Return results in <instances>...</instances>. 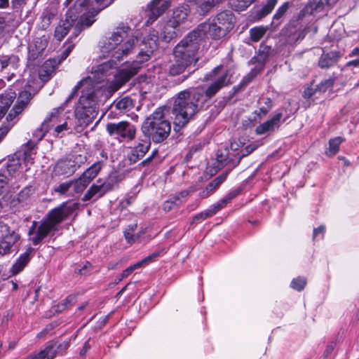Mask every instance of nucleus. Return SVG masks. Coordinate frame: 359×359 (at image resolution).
I'll list each match as a JSON object with an SVG mask.
<instances>
[{
	"label": "nucleus",
	"instance_id": "nucleus-50",
	"mask_svg": "<svg viewBox=\"0 0 359 359\" xmlns=\"http://www.w3.org/2000/svg\"><path fill=\"white\" fill-rule=\"evenodd\" d=\"M306 284V279L304 278L298 277L292 280L291 287L294 290L301 291L303 290Z\"/></svg>",
	"mask_w": 359,
	"mask_h": 359
},
{
	"label": "nucleus",
	"instance_id": "nucleus-43",
	"mask_svg": "<svg viewBox=\"0 0 359 359\" xmlns=\"http://www.w3.org/2000/svg\"><path fill=\"white\" fill-rule=\"evenodd\" d=\"M215 214V210H214L212 207H210L209 209L201 212V213L197 214L194 216L193 218V223H198L201 221H203L210 217H212Z\"/></svg>",
	"mask_w": 359,
	"mask_h": 359
},
{
	"label": "nucleus",
	"instance_id": "nucleus-55",
	"mask_svg": "<svg viewBox=\"0 0 359 359\" xmlns=\"http://www.w3.org/2000/svg\"><path fill=\"white\" fill-rule=\"evenodd\" d=\"M36 147V144L34 143L32 140L27 142L26 144H25L22 147L23 153L22 155H26L27 156H29L32 155V150Z\"/></svg>",
	"mask_w": 359,
	"mask_h": 359
},
{
	"label": "nucleus",
	"instance_id": "nucleus-10",
	"mask_svg": "<svg viewBox=\"0 0 359 359\" xmlns=\"http://www.w3.org/2000/svg\"><path fill=\"white\" fill-rule=\"evenodd\" d=\"M99 10L92 8L79 18H73V32H72L71 39L77 37L79 34L86 29L89 28L95 22V17L99 14Z\"/></svg>",
	"mask_w": 359,
	"mask_h": 359
},
{
	"label": "nucleus",
	"instance_id": "nucleus-14",
	"mask_svg": "<svg viewBox=\"0 0 359 359\" xmlns=\"http://www.w3.org/2000/svg\"><path fill=\"white\" fill-rule=\"evenodd\" d=\"M170 6L169 0H152L147 5V23L154 22Z\"/></svg>",
	"mask_w": 359,
	"mask_h": 359
},
{
	"label": "nucleus",
	"instance_id": "nucleus-19",
	"mask_svg": "<svg viewBox=\"0 0 359 359\" xmlns=\"http://www.w3.org/2000/svg\"><path fill=\"white\" fill-rule=\"evenodd\" d=\"M47 46V41L42 38H36L28 46V60L34 61L38 58Z\"/></svg>",
	"mask_w": 359,
	"mask_h": 359
},
{
	"label": "nucleus",
	"instance_id": "nucleus-36",
	"mask_svg": "<svg viewBox=\"0 0 359 359\" xmlns=\"http://www.w3.org/2000/svg\"><path fill=\"white\" fill-rule=\"evenodd\" d=\"M187 18V12L183 8H178L173 12L172 19L170 22H173L177 27L183 22Z\"/></svg>",
	"mask_w": 359,
	"mask_h": 359
},
{
	"label": "nucleus",
	"instance_id": "nucleus-46",
	"mask_svg": "<svg viewBox=\"0 0 359 359\" xmlns=\"http://www.w3.org/2000/svg\"><path fill=\"white\" fill-rule=\"evenodd\" d=\"M0 233L2 239H8V237H11L13 234H17L14 230H11L8 224L0 222Z\"/></svg>",
	"mask_w": 359,
	"mask_h": 359
},
{
	"label": "nucleus",
	"instance_id": "nucleus-13",
	"mask_svg": "<svg viewBox=\"0 0 359 359\" xmlns=\"http://www.w3.org/2000/svg\"><path fill=\"white\" fill-rule=\"evenodd\" d=\"M101 91L98 89L90 90L86 92L82 91V95L79 98V105L77 107L90 109L97 112L99 95Z\"/></svg>",
	"mask_w": 359,
	"mask_h": 359
},
{
	"label": "nucleus",
	"instance_id": "nucleus-44",
	"mask_svg": "<svg viewBox=\"0 0 359 359\" xmlns=\"http://www.w3.org/2000/svg\"><path fill=\"white\" fill-rule=\"evenodd\" d=\"M343 140L341 137H337L329 141V150L332 155H334L339 151V145L342 143Z\"/></svg>",
	"mask_w": 359,
	"mask_h": 359
},
{
	"label": "nucleus",
	"instance_id": "nucleus-27",
	"mask_svg": "<svg viewBox=\"0 0 359 359\" xmlns=\"http://www.w3.org/2000/svg\"><path fill=\"white\" fill-rule=\"evenodd\" d=\"M60 60L57 59H49L43 65L39 72V76L43 81L49 79L50 75L54 72L55 68L60 65Z\"/></svg>",
	"mask_w": 359,
	"mask_h": 359
},
{
	"label": "nucleus",
	"instance_id": "nucleus-32",
	"mask_svg": "<svg viewBox=\"0 0 359 359\" xmlns=\"http://www.w3.org/2000/svg\"><path fill=\"white\" fill-rule=\"evenodd\" d=\"M276 3L277 0H268L265 4L256 10L255 17L257 19L264 18L273 11Z\"/></svg>",
	"mask_w": 359,
	"mask_h": 359
},
{
	"label": "nucleus",
	"instance_id": "nucleus-11",
	"mask_svg": "<svg viewBox=\"0 0 359 359\" xmlns=\"http://www.w3.org/2000/svg\"><path fill=\"white\" fill-rule=\"evenodd\" d=\"M19 60L18 56L15 55L0 57V76L11 81L15 76Z\"/></svg>",
	"mask_w": 359,
	"mask_h": 359
},
{
	"label": "nucleus",
	"instance_id": "nucleus-29",
	"mask_svg": "<svg viewBox=\"0 0 359 359\" xmlns=\"http://www.w3.org/2000/svg\"><path fill=\"white\" fill-rule=\"evenodd\" d=\"M21 152H18L8 158L6 170L11 176L14 175L21 168Z\"/></svg>",
	"mask_w": 359,
	"mask_h": 359
},
{
	"label": "nucleus",
	"instance_id": "nucleus-58",
	"mask_svg": "<svg viewBox=\"0 0 359 359\" xmlns=\"http://www.w3.org/2000/svg\"><path fill=\"white\" fill-rule=\"evenodd\" d=\"M11 129V126L7 123H4L0 127V143L4 140V139L8 135Z\"/></svg>",
	"mask_w": 359,
	"mask_h": 359
},
{
	"label": "nucleus",
	"instance_id": "nucleus-30",
	"mask_svg": "<svg viewBox=\"0 0 359 359\" xmlns=\"http://www.w3.org/2000/svg\"><path fill=\"white\" fill-rule=\"evenodd\" d=\"M55 355L56 351L54 348V344H50L39 353L31 355L25 359H53Z\"/></svg>",
	"mask_w": 359,
	"mask_h": 359
},
{
	"label": "nucleus",
	"instance_id": "nucleus-48",
	"mask_svg": "<svg viewBox=\"0 0 359 359\" xmlns=\"http://www.w3.org/2000/svg\"><path fill=\"white\" fill-rule=\"evenodd\" d=\"M90 81L88 79H83L80 82L77 83V85L73 88L72 93L67 98L65 102L67 103L70 102L78 93L79 90L83 87L85 84L88 83Z\"/></svg>",
	"mask_w": 359,
	"mask_h": 359
},
{
	"label": "nucleus",
	"instance_id": "nucleus-33",
	"mask_svg": "<svg viewBox=\"0 0 359 359\" xmlns=\"http://www.w3.org/2000/svg\"><path fill=\"white\" fill-rule=\"evenodd\" d=\"M261 106L259 110H256L255 114L261 119L266 116L272 108V100L269 97H263L259 101Z\"/></svg>",
	"mask_w": 359,
	"mask_h": 359
},
{
	"label": "nucleus",
	"instance_id": "nucleus-5",
	"mask_svg": "<svg viewBox=\"0 0 359 359\" xmlns=\"http://www.w3.org/2000/svg\"><path fill=\"white\" fill-rule=\"evenodd\" d=\"M200 46L188 34L175 46L173 50L174 61L169 65L167 73L170 76H177L196 64L198 57L197 53Z\"/></svg>",
	"mask_w": 359,
	"mask_h": 359
},
{
	"label": "nucleus",
	"instance_id": "nucleus-31",
	"mask_svg": "<svg viewBox=\"0 0 359 359\" xmlns=\"http://www.w3.org/2000/svg\"><path fill=\"white\" fill-rule=\"evenodd\" d=\"M19 234H13L8 239H2L0 243V254L4 255L10 252L11 247L20 239Z\"/></svg>",
	"mask_w": 359,
	"mask_h": 359
},
{
	"label": "nucleus",
	"instance_id": "nucleus-6",
	"mask_svg": "<svg viewBox=\"0 0 359 359\" xmlns=\"http://www.w3.org/2000/svg\"><path fill=\"white\" fill-rule=\"evenodd\" d=\"M171 131L170 122L165 118L164 109L158 107L143 123L144 137L155 143H161L168 138Z\"/></svg>",
	"mask_w": 359,
	"mask_h": 359
},
{
	"label": "nucleus",
	"instance_id": "nucleus-49",
	"mask_svg": "<svg viewBox=\"0 0 359 359\" xmlns=\"http://www.w3.org/2000/svg\"><path fill=\"white\" fill-rule=\"evenodd\" d=\"M216 159L217 162V168L218 169L224 168L229 162L227 154L219 153V151H217Z\"/></svg>",
	"mask_w": 359,
	"mask_h": 359
},
{
	"label": "nucleus",
	"instance_id": "nucleus-18",
	"mask_svg": "<svg viewBox=\"0 0 359 359\" xmlns=\"http://www.w3.org/2000/svg\"><path fill=\"white\" fill-rule=\"evenodd\" d=\"M59 110L57 109H54L53 111L49 114V116L44 120L42 123L41 127L37 128L33 133V137L34 139L37 140V142L41 141L46 134L49 131L50 128V126L49 125L50 122H56L57 120Z\"/></svg>",
	"mask_w": 359,
	"mask_h": 359
},
{
	"label": "nucleus",
	"instance_id": "nucleus-45",
	"mask_svg": "<svg viewBox=\"0 0 359 359\" xmlns=\"http://www.w3.org/2000/svg\"><path fill=\"white\" fill-rule=\"evenodd\" d=\"M257 147L255 144H250L246 146L242 150H241V151L236 154V156H238V159L236 164H235L233 166L238 165L242 158L250 154L252 151H254L257 149Z\"/></svg>",
	"mask_w": 359,
	"mask_h": 359
},
{
	"label": "nucleus",
	"instance_id": "nucleus-28",
	"mask_svg": "<svg viewBox=\"0 0 359 359\" xmlns=\"http://www.w3.org/2000/svg\"><path fill=\"white\" fill-rule=\"evenodd\" d=\"M177 26L173 22L169 20L163 27L161 33V39L168 43L172 39L176 38L177 36Z\"/></svg>",
	"mask_w": 359,
	"mask_h": 359
},
{
	"label": "nucleus",
	"instance_id": "nucleus-62",
	"mask_svg": "<svg viewBox=\"0 0 359 359\" xmlns=\"http://www.w3.org/2000/svg\"><path fill=\"white\" fill-rule=\"evenodd\" d=\"M8 182L9 179L6 175L0 174V195L4 193Z\"/></svg>",
	"mask_w": 359,
	"mask_h": 359
},
{
	"label": "nucleus",
	"instance_id": "nucleus-61",
	"mask_svg": "<svg viewBox=\"0 0 359 359\" xmlns=\"http://www.w3.org/2000/svg\"><path fill=\"white\" fill-rule=\"evenodd\" d=\"M158 253L157 252H155V253H153L152 255H149L147 256V257L144 258L143 259H142L141 261L140 262H137V264H140V268L144 265H146L149 263H150L151 262L153 261V259L158 257Z\"/></svg>",
	"mask_w": 359,
	"mask_h": 359
},
{
	"label": "nucleus",
	"instance_id": "nucleus-3",
	"mask_svg": "<svg viewBox=\"0 0 359 359\" xmlns=\"http://www.w3.org/2000/svg\"><path fill=\"white\" fill-rule=\"evenodd\" d=\"M79 204L76 202L67 201L58 207L51 210L41 220L36 227V222H34L29 229L28 235L34 245L41 243L52 231H57V225L68 218L79 208Z\"/></svg>",
	"mask_w": 359,
	"mask_h": 359
},
{
	"label": "nucleus",
	"instance_id": "nucleus-20",
	"mask_svg": "<svg viewBox=\"0 0 359 359\" xmlns=\"http://www.w3.org/2000/svg\"><path fill=\"white\" fill-rule=\"evenodd\" d=\"M224 0H189V2L196 7L200 15L208 14L215 6L222 3Z\"/></svg>",
	"mask_w": 359,
	"mask_h": 359
},
{
	"label": "nucleus",
	"instance_id": "nucleus-4",
	"mask_svg": "<svg viewBox=\"0 0 359 359\" xmlns=\"http://www.w3.org/2000/svg\"><path fill=\"white\" fill-rule=\"evenodd\" d=\"M235 16L231 11L219 13L212 20L198 25L188 34L201 46V43L208 37L214 40L220 39L233 28Z\"/></svg>",
	"mask_w": 359,
	"mask_h": 359
},
{
	"label": "nucleus",
	"instance_id": "nucleus-17",
	"mask_svg": "<svg viewBox=\"0 0 359 359\" xmlns=\"http://www.w3.org/2000/svg\"><path fill=\"white\" fill-rule=\"evenodd\" d=\"M135 100L129 96L120 97L115 100L110 105L111 112L117 111L120 114H124L131 111L135 107Z\"/></svg>",
	"mask_w": 359,
	"mask_h": 359
},
{
	"label": "nucleus",
	"instance_id": "nucleus-51",
	"mask_svg": "<svg viewBox=\"0 0 359 359\" xmlns=\"http://www.w3.org/2000/svg\"><path fill=\"white\" fill-rule=\"evenodd\" d=\"M32 97V96L31 93L26 90L22 91L19 95L17 102L23 104V105L27 107Z\"/></svg>",
	"mask_w": 359,
	"mask_h": 359
},
{
	"label": "nucleus",
	"instance_id": "nucleus-47",
	"mask_svg": "<svg viewBox=\"0 0 359 359\" xmlns=\"http://www.w3.org/2000/svg\"><path fill=\"white\" fill-rule=\"evenodd\" d=\"M334 84V81L332 79H326L321 81L316 86V90L320 93H325L329 88H332Z\"/></svg>",
	"mask_w": 359,
	"mask_h": 359
},
{
	"label": "nucleus",
	"instance_id": "nucleus-26",
	"mask_svg": "<svg viewBox=\"0 0 359 359\" xmlns=\"http://www.w3.org/2000/svg\"><path fill=\"white\" fill-rule=\"evenodd\" d=\"M340 57V54L336 51L323 53L318 60V66L322 69H327L334 65Z\"/></svg>",
	"mask_w": 359,
	"mask_h": 359
},
{
	"label": "nucleus",
	"instance_id": "nucleus-56",
	"mask_svg": "<svg viewBox=\"0 0 359 359\" xmlns=\"http://www.w3.org/2000/svg\"><path fill=\"white\" fill-rule=\"evenodd\" d=\"M140 268V264L135 263V264L128 267L125 270L123 271L121 273V277L118 279L119 280H123V278L128 277L133 271H135L136 269Z\"/></svg>",
	"mask_w": 359,
	"mask_h": 359
},
{
	"label": "nucleus",
	"instance_id": "nucleus-23",
	"mask_svg": "<svg viewBox=\"0 0 359 359\" xmlns=\"http://www.w3.org/2000/svg\"><path fill=\"white\" fill-rule=\"evenodd\" d=\"M72 11L67 13V18L62 25H59L55 30V37L58 41H62L67 33L72 29L73 31V16L70 15Z\"/></svg>",
	"mask_w": 359,
	"mask_h": 359
},
{
	"label": "nucleus",
	"instance_id": "nucleus-53",
	"mask_svg": "<svg viewBox=\"0 0 359 359\" xmlns=\"http://www.w3.org/2000/svg\"><path fill=\"white\" fill-rule=\"evenodd\" d=\"M290 6L289 2H285L276 11L273 15L274 20H278L280 19L287 12Z\"/></svg>",
	"mask_w": 359,
	"mask_h": 359
},
{
	"label": "nucleus",
	"instance_id": "nucleus-16",
	"mask_svg": "<svg viewBox=\"0 0 359 359\" xmlns=\"http://www.w3.org/2000/svg\"><path fill=\"white\" fill-rule=\"evenodd\" d=\"M151 145L149 139L144 137V139H139L138 144L132 148L130 153L128 155V158L130 164L135 163L144 156Z\"/></svg>",
	"mask_w": 359,
	"mask_h": 359
},
{
	"label": "nucleus",
	"instance_id": "nucleus-54",
	"mask_svg": "<svg viewBox=\"0 0 359 359\" xmlns=\"http://www.w3.org/2000/svg\"><path fill=\"white\" fill-rule=\"evenodd\" d=\"M72 187V183L71 181L65 182L60 184L57 188L55 189V191L57 192L60 194H66L69 189Z\"/></svg>",
	"mask_w": 359,
	"mask_h": 359
},
{
	"label": "nucleus",
	"instance_id": "nucleus-35",
	"mask_svg": "<svg viewBox=\"0 0 359 359\" xmlns=\"http://www.w3.org/2000/svg\"><path fill=\"white\" fill-rule=\"evenodd\" d=\"M15 97V93L2 95L0 97V110L4 111V114H6Z\"/></svg>",
	"mask_w": 359,
	"mask_h": 359
},
{
	"label": "nucleus",
	"instance_id": "nucleus-40",
	"mask_svg": "<svg viewBox=\"0 0 359 359\" xmlns=\"http://www.w3.org/2000/svg\"><path fill=\"white\" fill-rule=\"evenodd\" d=\"M255 0H229V4L233 9L237 11L247 8Z\"/></svg>",
	"mask_w": 359,
	"mask_h": 359
},
{
	"label": "nucleus",
	"instance_id": "nucleus-15",
	"mask_svg": "<svg viewBox=\"0 0 359 359\" xmlns=\"http://www.w3.org/2000/svg\"><path fill=\"white\" fill-rule=\"evenodd\" d=\"M97 113L93 110L77 107L75 111V117L77 121L76 129L77 130H83V128L93 122L96 117Z\"/></svg>",
	"mask_w": 359,
	"mask_h": 359
},
{
	"label": "nucleus",
	"instance_id": "nucleus-9",
	"mask_svg": "<svg viewBox=\"0 0 359 359\" xmlns=\"http://www.w3.org/2000/svg\"><path fill=\"white\" fill-rule=\"evenodd\" d=\"M106 130L110 136L121 141H132L135 138L136 127L128 121L118 123H109L106 126Z\"/></svg>",
	"mask_w": 359,
	"mask_h": 359
},
{
	"label": "nucleus",
	"instance_id": "nucleus-42",
	"mask_svg": "<svg viewBox=\"0 0 359 359\" xmlns=\"http://www.w3.org/2000/svg\"><path fill=\"white\" fill-rule=\"evenodd\" d=\"M32 187H26L24 188L17 196V200L19 203L26 202L34 193Z\"/></svg>",
	"mask_w": 359,
	"mask_h": 359
},
{
	"label": "nucleus",
	"instance_id": "nucleus-52",
	"mask_svg": "<svg viewBox=\"0 0 359 359\" xmlns=\"http://www.w3.org/2000/svg\"><path fill=\"white\" fill-rule=\"evenodd\" d=\"M115 0H93V4L96 5L94 8L95 10H99V12L109 6Z\"/></svg>",
	"mask_w": 359,
	"mask_h": 359
},
{
	"label": "nucleus",
	"instance_id": "nucleus-59",
	"mask_svg": "<svg viewBox=\"0 0 359 359\" xmlns=\"http://www.w3.org/2000/svg\"><path fill=\"white\" fill-rule=\"evenodd\" d=\"M230 201L224 196L222 199H221L219 201H218L217 203L212 205V208L215 210V213L223 208L227 203H229Z\"/></svg>",
	"mask_w": 359,
	"mask_h": 359
},
{
	"label": "nucleus",
	"instance_id": "nucleus-34",
	"mask_svg": "<svg viewBox=\"0 0 359 359\" xmlns=\"http://www.w3.org/2000/svg\"><path fill=\"white\" fill-rule=\"evenodd\" d=\"M102 168V163L101 161L95 162L89 168H88L82 175L90 183V182L97 175Z\"/></svg>",
	"mask_w": 359,
	"mask_h": 359
},
{
	"label": "nucleus",
	"instance_id": "nucleus-8",
	"mask_svg": "<svg viewBox=\"0 0 359 359\" xmlns=\"http://www.w3.org/2000/svg\"><path fill=\"white\" fill-rule=\"evenodd\" d=\"M121 180V176L117 172H113L110 173L104 182L101 183V181L99 180L97 181V184H93L84 194L82 201H89L95 196H97V198L102 197L106 193L111 191Z\"/></svg>",
	"mask_w": 359,
	"mask_h": 359
},
{
	"label": "nucleus",
	"instance_id": "nucleus-37",
	"mask_svg": "<svg viewBox=\"0 0 359 359\" xmlns=\"http://www.w3.org/2000/svg\"><path fill=\"white\" fill-rule=\"evenodd\" d=\"M267 28L263 26L255 27L250 29L251 41L254 42L259 41L266 34Z\"/></svg>",
	"mask_w": 359,
	"mask_h": 359
},
{
	"label": "nucleus",
	"instance_id": "nucleus-41",
	"mask_svg": "<svg viewBox=\"0 0 359 359\" xmlns=\"http://www.w3.org/2000/svg\"><path fill=\"white\" fill-rule=\"evenodd\" d=\"M25 107H26L23 105V104H20L16 102L6 117L7 121H13L18 115L23 111Z\"/></svg>",
	"mask_w": 359,
	"mask_h": 359
},
{
	"label": "nucleus",
	"instance_id": "nucleus-12",
	"mask_svg": "<svg viewBox=\"0 0 359 359\" xmlns=\"http://www.w3.org/2000/svg\"><path fill=\"white\" fill-rule=\"evenodd\" d=\"M273 52V50L271 46L261 43L257 55L250 60L252 63H258V66L252 69L250 72V74L252 77H255L263 70L266 62L269 57L272 55Z\"/></svg>",
	"mask_w": 359,
	"mask_h": 359
},
{
	"label": "nucleus",
	"instance_id": "nucleus-24",
	"mask_svg": "<svg viewBox=\"0 0 359 359\" xmlns=\"http://www.w3.org/2000/svg\"><path fill=\"white\" fill-rule=\"evenodd\" d=\"M338 0H309L304 8L306 14L312 15L316 12H320L323 9L325 4L332 6L337 2Z\"/></svg>",
	"mask_w": 359,
	"mask_h": 359
},
{
	"label": "nucleus",
	"instance_id": "nucleus-57",
	"mask_svg": "<svg viewBox=\"0 0 359 359\" xmlns=\"http://www.w3.org/2000/svg\"><path fill=\"white\" fill-rule=\"evenodd\" d=\"M74 47V43H71L69 42L66 43L65 49L62 53L61 57L58 60H60V62H61L62 60H65L68 57V55H69V53H71V51L72 50Z\"/></svg>",
	"mask_w": 359,
	"mask_h": 359
},
{
	"label": "nucleus",
	"instance_id": "nucleus-1",
	"mask_svg": "<svg viewBox=\"0 0 359 359\" xmlns=\"http://www.w3.org/2000/svg\"><path fill=\"white\" fill-rule=\"evenodd\" d=\"M210 76L212 83L205 90L202 87L189 88L180 91L174 97L172 113L175 115V130L184 128L199 111L200 104L206 100L204 97H212L220 89L231 83L229 72L222 66L216 67Z\"/></svg>",
	"mask_w": 359,
	"mask_h": 359
},
{
	"label": "nucleus",
	"instance_id": "nucleus-2",
	"mask_svg": "<svg viewBox=\"0 0 359 359\" xmlns=\"http://www.w3.org/2000/svg\"><path fill=\"white\" fill-rule=\"evenodd\" d=\"M132 29L126 23L120 22L111 33L106 34L100 41L101 51L111 53V59L93 68L94 72L106 76L109 72L118 66L130 55L138 42V39L131 34Z\"/></svg>",
	"mask_w": 359,
	"mask_h": 359
},
{
	"label": "nucleus",
	"instance_id": "nucleus-7",
	"mask_svg": "<svg viewBox=\"0 0 359 359\" xmlns=\"http://www.w3.org/2000/svg\"><path fill=\"white\" fill-rule=\"evenodd\" d=\"M158 32L151 31L149 34L144 39V45L146 50H142L137 55V60H134L133 63L122 69L116 78V81L119 86H121L128 82L133 76L137 74L140 64L149 60L151 55L158 48Z\"/></svg>",
	"mask_w": 359,
	"mask_h": 359
},
{
	"label": "nucleus",
	"instance_id": "nucleus-63",
	"mask_svg": "<svg viewBox=\"0 0 359 359\" xmlns=\"http://www.w3.org/2000/svg\"><path fill=\"white\" fill-rule=\"evenodd\" d=\"M173 205L178 206L180 205V203H175V201H174L172 198H170L169 201H167L164 203L163 209L165 212H168L172 209Z\"/></svg>",
	"mask_w": 359,
	"mask_h": 359
},
{
	"label": "nucleus",
	"instance_id": "nucleus-25",
	"mask_svg": "<svg viewBox=\"0 0 359 359\" xmlns=\"http://www.w3.org/2000/svg\"><path fill=\"white\" fill-rule=\"evenodd\" d=\"M79 166L80 165H77L74 160L67 159L57 162L55 169L60 175H71L74 173Z\"/></svg>",
	"mask_w": 359,
	"mask_h": 359
},
{
	"label": "nucleus",
	"instance_id": "nucleus-64",
	"mask_svg": "<svg viewBox=\"0 0 359 359\" xmlns=\"http://www.w3.org/2000/svg\"><path fill=\"white\" fill-rule=\"evenodd\" d=\"M69 129L68 124L67 122H65L62 124L58 125L55 128L54 133L55 136H58L60 133H62L65 130H67Z\"/></svg>",
	"mask_w": 359,
	"mask_h": 359
},
{
	"label": "nucleus",
	"instance_id": "nucleus-21",
	"mask_svg": "<svg viewBox=\"0 0 359 359\" xmlns=\"http://www.w3.org/2000/svg\"><path fill=\"white\" fill-rule=\"evenodd\" d=\"M282 113H278L274 115L271 119L265 121L264 123L258 126L255 132L257 135H263L267 132L273 131L275 128L279 126L280 118H282Z\"/></svg>",
	"mask_w": 359,
	"mask_h": 359
},
{
	"label": "nucleus",
	"instance_id": "nucleus-60",
	"mask_svg": "<svg viewBox=\"0 0 359 359\" xmlns=\"http://www.w3.org/2000/svg\"><path fill=\"white\" fill-rule=\"evenodd\" d=\"M124 237L128 243H134L139 238V236L133 234V232L124 231Z\"/></svg>",
	"mask_w": 359,
	"mask_h": 359
},
{
	"label": "nucleus",
	"instance_id": "nucleus-22",
	"mask_svg": "<svg viewBox=\"0 0 359 359\" xmlns=\"http://www.w3.org/2000/svg\"><path fill=\"white\" fill-rule=\"evenodd\" d=\"M34 251V250L32 248H29L27 249L25 252L19 257L11 269V271L13 275H16L23 270L30 261L32 257V254Z\"/></svg>",
	"mask_w": 359,
	"mask_h": 359
},
{
	"label": "nucleus",
	"instance_id": "nucleus-38",
	"mask_svg": "<svg viewBox=\"0 0 359 359\" xmlns=\"http://www.w3.org/2000/svg\"><path fill=\"white\" fill-rule=\"evenodd\" d=\"M229 172V171L226 170L222 175L217 177L212 181H211L206 186L207 190H210L211 192H213L215 189H217L220 186V184L226 180Z\"/></svg>",
	"mask_w": 359,
	"mask_h": 359
},
{
	"label": "nucleus",
	"instance_id": "nucleus-39",
	"mask_svg": "<svg viewBox=\"0 0 359 359\" xmlns=\"http://www.w3.org/2000/svg\"><path fill=\"white\" fill-rule=\"evenodd\" d=\"M75 193H81L90 184V182L81 175L78 180L71 181Z\"/></svg>",
	"mask_w": 359,
	"mask_h": 359
}]
</instances>
